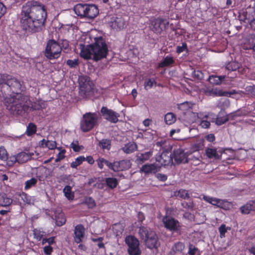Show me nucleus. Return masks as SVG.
I'll list each match as a JSON object with an SVG mask.
<instances>
[{"label": "nucleus", "instance_id": "obj_20", "mask_svg": "<svg viewBox=\"0 0 255 255\" xmlns=\"http://www.w3.org/2000/svg\"><path fill=\"white\" fill-rule=\"evenodd\" d=\"M174 158L175 161L178 163L188 162V157L181 149H178L174 151Z\"/></svg>", "mask_w": 255, "mask_h": 255}, {"label": "nucleus", "instance_id": "obj_42", "mask_svg": "<svg viewBox=\"0 0 255 255\" xmlns=\"http://www.w3.org/2000/svg\"><path fill=\"white\" fill-rule=\"evenodd\" d=\"M176 196L183 199H188L190 198L188 191L185 189H180L176 193Z\"/></svg>", "mask_w": 255, "mask_h": 255}, {"label": "nucleus", "instance_id": "obj_36", "mask_svg": "<svg viewBox=\"0 0 255 255\" xmlns=\"http://www.w3.org/2000/svg\"><path fill=\"white\" fill-rule=\"evenodd\" d=\"M36 126L32 123H30L27 126L26 134L27 136H31L36 133Z\"/></svg>", "mask_w": 255, "mask_h": 255}, {"label": "nucleus", "instance_id": "obj_47", "mask_svg": "<svg viewBox=\"0 0 255 255\" xmlns=\"http://www.w3.org/2000/svg\"><path fill=\"white\" fill-rule=\"evenodd\" d=\"M229 120V118L227 115L221 116V114H220L216 119V124L218 125L221 126Z\"/></svg>", "mask_w": 255, "mask_h": 255}, {"label": "nucleus", "instance_id": "obj_30", "mask_svg": "<svg viewBox=\"0 0 255 255\" xmlns=\"http://www.w3.org/2000/svg\"><path fill=\"white\" fill-rule=\"evenodd\" d=\"M107 186L110 189L115 188L119 184L118 179L114 177H108L105 180Z\"/></svg>", "mask_w": 255, "mask_h": 255}, {"label": "nucleus", "instance_id": "obj_52", "mask_svg": "<svg viewBox=\"0 0 255 255\" xmlns=\"http://www.w3.org/2000/svg\"><path fill=\"white\" fill-rule=\"evenodd\" d=\"M34 238L38 241H40L44 236V232L40 229H34L33 231Z\"/></svg>", "mask_w": 255, "mask_h": 255}, {"label": "nucleus", "instance_id": "obj_57", "mask_svg": "<svg viewBox=\"0 0 255 255\" xmlns=\"http://www.w3.org/2000/svg\"><path fill=\"white\" fill-rule=\"evenodd\" d=\"M178 108L182 111H186L191 108V104L188 102H185L178 105Z\"/></svg>", "mask_w": 255, "mask_h": 255}, {"label": "nucleus", "instance_id": "obj_39", "mask_svg": "<svg viewBox=\"0 0 255 255\" xmlns=\"http://www.w3.org/2000/svg\"><path fill=\"white\" fill-rule=\"evenodd\" d=\"M241 66V63H239L237 61H231L230 62H229L226 66V68L227 70L229 71H236L237 70L239 69Z\"/></svg>", "mask_w": 255, "mask_h": 255}, {"label": "nucleus", "instance_id": "obj_64", "mask_svg": "<svg viewBox=\"0 0 255 255\" xmlns=\"http://www.w3.org/2000/svg\"><path fill=\"white\" fill-rule=\"evenodd\" d=\"M61 47V50L62 49L65 50H69V41L66 39H63L61 41V45H60Z\"/></svg>", "mask_w": 255, "mask_h": 255}, {"label": "nucleus", "instance_id": "obj_34", "mask_svg": "<svg viewBox=\"0 0 255 255\" xmlns=\"http://www.w3.org/2000/svg\"><path fill=\"white\" fill-rule=\"evenodd\" d=\"M97 162L98 167L100 169H102L104 168V164H105L109 168V169L112 170L113 162H110L104 158H99L97 160Z\"/></svg>", "mask_w": 255, "mask_h": 255}, {"label": "nucleus", "instance_id": "obj_17", "mask_svg": "<svg viewBox=\"0 0 255 255\" xmlns=\"http://www.w3.org/2000/svg\"><path fill=\"white\" fill-rule=\"evenodd\" d=\"M85 229L84 226L82 224H79L75 226L74 229V241L79 244L82 242L85 236Z\"/></svg>", "mask_w": 255, "mask_h": 255}, {"label": "nucleus", "instance_id": "obj_49", "mask_svg": "<svg viewBox=\"0 0 255 255\" xmlns=\"http://www.w3.org/2000/svg\"><path fill=\"white\" fill-rule=\"evenodd\" d=\"M201 162V160L199 157H196L193 155H190L188 157V162H190L191 164L196 166L199 165Z\"/></svg>", "mask_w": 255, "mask_h": 255}, {"label": "nucleus", "instance_id": "obj_21", "mask_svg": "<svg viewBox=\"0 0 255 255\" xmlns=\"http://www.w3.org/2000/svg\"><path fill=\"white\" fill-rule=\"evenodd\" d=\"M247 11L245 16L247 22L249 23L252 30H255V11L247 8Z\"/></svg>", "mask_w": 255, "mask_h": 255}, {"label": "nucleus", "instance_id": "obj_51", "mask_svg": "<svg viewBox=\"0 0 255 255\" xmlns=\"http://www.w3.org/2000/svg\"><path fill=\"white\" fill-rule=\"evenodd\" d=\"M113 230L117 236H119L122 234L124 227L121 224H115L113 226Z\"/></svg>", "mask_w": 255, "mask_h": 255}, {"label": "nucleus", "instance_id": "obj_43", "mask_svg": "<svg viewBox=\"0 0 255 255\" xmlns=\"http://www.w3.org/2000/svg\"><path fill=\"white\" fill-rule=\"evenodd\" d=\"M37 182V180L35 178H31L30 179L27 180L25 183L24 189L26 190L35 186Z\"/></svg>", "mask_w": 255, "mask_h": 255}, {"label": "nucleus", "instance_id": "obj_7", "mask_svg": "<svg viewBox=\"0 0 255 255\" xmlns=\"http://www.w3.org/2000/svg\"><path fill=\"white\" fill-rule=\"evenodd\" d=\"M61 47L60 45L54 40H49L45 49V56L50 60L57 59L60 56Z\"/></svg>", "mask_w": 255, "mask_h": 255}, {"label": "nucleus", "instance_id": "obj_63", "mask_svg": "<svg viewBox=\"0 0 255 255\" xmlns=\"http://www.w3.org/2000/svg\"><path fill=\"white\" fill-rule=\"evenodd\" d=\"M246 91L248 94L255 96V85L247 86L246 88Z\"/></svg>", "mask_w": 255, "mask_h": 255}, {"label": "nucleus", "instance_id": "obj_40", "mask_svg": "<svg viewBox=\"0 0 255 255\" xmlns=\"http://www.w3.org/2000/svg\"><path fill=\"white\" fill-rule=\"evenodd\" d=\"M203 199L212 204V205L217 206H218V202L220 201V199H218L215 197H212L208 196H204L203 197Z\"/></svg>", "mask_w": 255, "mask_h": 255}, {"label": "nucleus", "instance_id": "obj_53", "mask_svg": "<svg viewBox=\"0 0 255 255\" xmlns=\"http://www.w3.org/2000/svg\"><path fill=\"white\" fill-rule=\"evenodd\" d=\"M229 203L227 201L220 199V201L218 202L217 207L224 210H228L229 209Z\"/></svg>", "mask_w": 255, "mask_h": 255}, {"label": "nucleus", "instance_id": "obj_6", "mask_svg": "<svg viewBox=\"0 0 255 255\" xmlns=\"http://www.w3.org/2000/svg\"><path fill=\"white\" fill-rule=\"evenodd\" d=\"M98 116L96 113H87L83 116L80 123V128L83 132L92 130L97 124Z\"/></svg>", "mask_w": 255, "mask_h": 255}, {"label": "nucleus", "instance_id": "obj_25", "mask_svg": "<svg viewBox=\"0 0 255 255\" xmlns=\"http://www.w3.org/2000/svg\"><path fill=\"white\" fill-rule=\"evenodd\" d=\"M175 63V61L173 57L167 55L164 59L160 62L158 65V68H164L165 67H168Z\"/></svg>", "mask_w": 255, "mask_h": 255}, {"label": "nucleus", "instance_id": "obj_48", "mask_svg": "<svg viewBox=\"0 0 255 255\" xmlns=\"http://www.w3.org/2000/svg\"><path fill=\"white\" fill-rule=\"evenodd\" d=\"M231 228L229 227H226V225L224 224H222L219 228V232L220 233V237L221 238L225 237V234L228 230H230Z\"/></svg>", "mask_w": 255, "mask_h": 255}, {"label": "nucleus", "instance_id": "obj_26", "mask_svg": "<svg viewBox=\"0 0 255 255\" xmlns=\"http://www.w3.org/2000/svg\"><path fill=\"white\" fill-rule=\"evenodd\" d=\"M16 155L18 163L19 164L25 163L31 157V154L26 153L25 152H21L18 153Z\"/></svg>", "mask_w": 255, "mask_h": 255}, {"label": "nucleus", "instance_id": "obj_41", "mask_svg": "<svg viewBox=\"0 0 255 255\" xmlns=\"http://www.w3.org/2000/svg\"><path fill=\"white\" fill-rule=\"evenodd\" d=\"M85 160V157L84 156H80L75 159L74 161L71 163V167L73 168H76L77 166L81 165L83 161Z\"/></svg>", "mask_w": 255, "mask_h": 255}, {"label": "nucleus", "instance_id": "obj_50", "mask_svg": "<svg viewBox=\"0 0 255 255\" xmlns=\"http://www.w3.org/2000/svg\"><path fill=\"white\" fill-rule=\"evenodd\" d=\"M8 159V153L3 146H0V159L6 161Z\"/></svg>", "mask_w": 255, "mask_h": 255}, {"label": "nucleus", "instance_id": "obj_32", "mask_svg": "<svg viewBox=\"0 0 255 255\" xmlns=\"http://www.w3.org/2000/svg\"><path fill=\"white\" fill-rule=\"evenodd\" d=\"M185 249V245L181 242H178L174 244L171 249V252L174 254L178 253H182Z\"/></svg>", "mask_w": 255, "mask_h": 255}, {"label": "nucleus", "instance_id": "obj_22", "mask_svg": "<svg viewBox=\"0 0 255 255\" xmlns=\"http://www.w3.org/2000/svg\"><path fill=\"white\" fill-rule=\"evenodd\" d=\"M126 21L122 17H116L111 21V26L113 29L120 30L124 28Z\"/></svg>", "mask_w": 255, "mask_h": 255}, {"label": "nucleus", "instance_id": "obj_12", "mask_svg": "<svg viewBox=\"0 0 255 255\" xmlns=\"http://www.w3.org/2000/svg\"><path fill=\"white\" fill-rule=\"evenodd\" d=\"M162 222L164 227L172 232H177L180 228L179 221L172 217L164 216L162 219Z\"/></svg>", "mask_w": 255, "mask_h": 255}, {"label": "nucleus", "instance_id": "obj_10", "mask_svg": "<svg viewBox=\"0 0 255 255\" xmlns=\"http://www.w3.org/2000/svg\"><path fill=\"white\" fill-rule=\"evenodd\" d=\"M100 112L102 116L107 121L113 124L118 122L119 118L120 116L119 113L105 106L102 107Z\"/></svg>", "mask_w": 255, "mask_h": 255}, {"label": "nucleus", "instance_id": "obj_19", "mask_svg": "<svg viewBox=\"0 0 255 255\" xmlns=\"http://www.w3.org/2000/svg\"><path fill=\"white\" fill-rule=\"evenodd\" d=\"M160 166L156 163L145 164L142 166L140 171L146 174L149 173H156L160 170Z\"/></svg>", "mask_w": 255, "mask_h": 255}, {"label": "nucleus", "instance_id": "obj_31", "mask_svg": "<svg viewBox=\"0 0 255 255\" xmlns=\"http://www.w3.org/2000/svg\"><path fill=\"white\" fill-rule=\"evenodd\" d=\"M112 141L107 138L102 139L99 142V145L101 147L103 150H110L111 148Z\"/></svg>", "mask_w": 255, "mask_h": 255}, {"label": "nucleus", "instance_id": "obj_27", "mask_svg": "<svg viewBox=\"0 0 255 255\" xmlns=\"http://www.w3.org/2000/svg\"><path fill=\"white\" fill-rule=\"evenodd\" d=\"M137 148L136 144L134 142H129L126 144L122 148V150L127 154H129L133 152Z\"/></svg>", "mask_w": 255, "mask_h": 255}, {"label": "nucleus", "instance_id": "obj_60", "mask_svg": "<svg viewBox=\"0 0 255 255\" xmlns=\"http://www.w3.org/2000/svg\"><path fill=\"white\" fill-rule=\"evenodd\" d=\"M187 51V45L186 42H183L182 46H177L176 47V52L180 54L184 51Z\"/></svg>", "mask_w": 255, "mask_h": 255}, {"label": "nucleus", "instance_id": "obj_59", "mask_svg": "<svg viewBox=\"0 0 255 255\" xmlns=\"http://www.w3.org/2000/svg\"><path fill=\"white\" fill-rule=\"evenodd\" d=\"M55 237H52L49 238H43L42 240V244L44 245L46 243H48V245L51 246L55 244Z\"/></svg>", "mask_w": 255, "mask_h": 255}, {"label": "nucleus", "instance_id": "obj_8", "mask_svg": "<svg viewBox=\"0 0 255 255\" xmlns=\"http://www.w3.org/2000/svg\"><path fill=\"white\" fill-rule=\"evenodd\" d=\"M126 244L128 246V252L129 255H140L139 242L135 237L128 236L125 239Z\"/></svg>", "mask_w": 255, "mask_h": 255}, {"label": "nucleus", "instance_id": "obj_11", "mask_svg": "<svg viewBox=\"0 0 255 255\" xmlns=\"http://www.w3.org/2000/svg\"><path fill=\"white\" fill-rule=\"evenodd\" d=\"M189 117L192 118L190 122L193 123H199V126L204 128H208L210 126V122L207 120L208 116L206 115L202 118V114L201 113L191 112L188 114Z\"/></svg>", "mask_w": 255, "mask_h": 255}, {"label": "nucleus", "instance_id": "obj_35", "mask_svg": "<svg viewBox=\"0 0 255 255\" xmlns=\"http://www.w3.org/2000/svg\"><path fill=\"white\" fill-rule=\"evenodd\" d=\"M225 79L224 76H214L211 75L209 76V82L214 85L220 84L222 81Z\"/></svg>", "mask_w": 255, "mask_h": 255}, {"label": "nucleus", "instance_id": "obj_9", "mask_svg": "<svg viewBox=\"0 0 255 255\" xmlns=\"http://www.w3.org/2000/svg\"><path fill=\"white\" fill-rule=\"evenodd\" d=\"M151 28L153 31L157 34H160L165 30L169 25L168 21L166 19L157 17L151 20Z\"/></svg>", "mask_w": 255, "mask_h": 255}, {"label": "nucleus", "instance_id": "obj_46", "mask_svg": "<svg viewBox=\"0 0 255 255\" xmlns=\"http://www.w3.org/2000/svg\"><path fill=\"white\" fill-rule=\"evenodd\" d=\"M156 82L154 79L153 78H149L146 80L144 83V89L146 90H148L149 89H151L153 85H156Z\"/></svg>", "mask_w": 255, "mask_h": 255}, {"label": "nucleus", "instance_id": "obj_24", "mask_svg": "<svg viewBox=\"0 0 255 255\" xmlns=\"http://www.w3.org/2000/svg\"><path fill=\"white\" fill-rule=\"evenodd\" d=\"M206 155L209 158L219 159L221 155L218 153L217 149L215 148H207L205 150Z\"/></svg>", "mask_w": 255, "mask_h": 255}, {"label": "nucleus", "instance_id": "obj_29", "mask_svg": "<svg viewBox=\"0 0 255 255\" xmlns=\"http://www.w3.org/2000/svg\"><path fill=\"white\" fill-rule=\"evenodd\" d=\"M243 48L247 50H253L255 51V37L249 38L244 44Z\"/></svg>", "mask_w": 255, "mask_h": 255}, {"label": "nucleus", "instance_id": "obj_28", "mask_svg": "<svg viewBox=\"0 0 255 255\" xmlns=\"http://www.w3.org/2000/svg\"><path fill=\"white\" fill-rule=\"evenodd\" d=\"M12 202V200L8 197L6 194H0V206L7 207L9 206Z\"/></svg>", "mask_w": 255, "mask_h": 255}, {"label": "nucleus", "instance_id": "obj_18", "mask_svg": "<svg viewBox=\"0 0 255 255\" xmlns=\"http://www.w3.org/2000/svg\"><path fill=\"white\" fill-rule=\"evenodd\" d=\"M80 55L81 57L86 60L91 59L92 55H93L92 44L86 46L80 44Z\"/></svg>", "mask_w": 255, "mask_h": 255}, {"label": "nucleus", "instance_id": "obj_4", "mask_svg": "<svg viewBox=\"0 0 255 255\" xmlns=\"http://www.w3.org/2000/svg\"><path fill=\"white\" fill-rule=\"evenodd\" d=\"M75 13L81 17L92 19L99 14L98 7L93 4L78 3L74 7Z\"/></svg>", "mask_w": 255, "mask_h": 255}, {"label": "nucleus", "instance_id": "obj_45", "mask_svg": "<svg viewBox=\"0 0 255 255\" xmlns=\"http://www.w3.org/2000/svg\"><path fill=\"white\" fill-rule=\"evenodd\" d=\"M91 240L93 242L97 243V246L99 249H105V244L103 242L104 240L103 237H100L97 238H91Z\"/></svg>", "mask_w": 255, "mask_h": 255}, {"label": "nucleus", "instance_id": "obj_23", "mask_svg": "<svg viewBox=\"0 0 255 255\" xmlns=\"http://www.w3.org/2000/svg\"><path fill=\"white\" fill-rule=\"evenodd\" d=\"M152 155V151L145 152L144 153H139L136 155V162L137 164H141L148 160Z\"/></svg>", "mask_w": 255, "mask_h": 255}, {"label": "nucleus", "instance_id": "obj_2", "mask_svg": "<svg viewBox=\"0 0 255 255\" xmlns=\"http://www.w3.org/2000/svg\"><path fill=\"white\" fill-rule=\"evenodd\" d=\"M47 12L45 5L39 1L28 0L21 7L18 15L19 25L27 33L42 30L45 25Z\"/></svg>", "mask_w": 255, "mask_h": 255}, {"label": "nucleus", "instance_id": "obj_55", "mask_svg": "<svg viewBox=\"0 0 255 255\" xmlns=\"http://www.w3.org/2000/svg\"><path fill=\"white\" fill-rule=\"evenodd\" d=\"M6 161H7L6 163L8 166H12L14 163L18 162L17 155H11L9 157H8V159Z\"/></svg>", "mask_w": 255, "mask_h": 255}, {"label": "nucleus", "instance_id": "obj_5", "mask_svg": "<svg viewBox=\"0 0 255 255\" xmlns=\"http://www.w3.org/2000/svg\"><path fill=\"white\" fill-rule=\"evenodd\" d=\"M93 60L98 61L106 58L108 53V47L106 41L102 37L95 38V42L92 44Z\"/></svg>", "mask_w": 255, "mask_h": 255}, {"label": "nucleus", "instance_id": "obj_14", "mask_svg": "<svg viewBox=\"0 0 255 255\" xmlns=\"http://www.w3.org/2000/svg\"><path fill=\"white\" fill-rule=\"evenodd\" d=\"M79 93L81 95L86 96L91 90L90 78L86 76H81L79 78Z\"/></svg>", "mask_w": 255, "mask_h": 255}, {"label": "nucleus", "instance_id": "obj_3", "mask_svg": "<svg viewBox=\"0 0 255 255\" xmlns=\"http://www.w3.org/2000/svg\"><path fill=\"white\" fill-rule=\"evenodd\" d=\"M140 238L144 241L147 248L157 249L159 246L158 237L155 232L150 228L141 226L138 232Z\"/></svg>", "mask_w": 255, "mask_h": 255}, {"label": "nucleus", "instance_id": "obj_38", "mask_svg": "<svg viewBox=\"0 0 255 255\" xmlns=\"http://www.w3.org/2000/svg\"><path fill=\"white\" fill-rule=\"evenodd\" d=\"M63 193L68 200H72L74 199V193L72 192V188L70 186H65L63 189Z\"/></svg>", "mask_w": 255, "mask_h": 255}, {"label": "nucleus", "instance_id": "obj_62", "mask_svg": "<svg viewBox=\"0 0 255 255\" xmlns=\"http://www.w3.org/2000/svg\"><path fill=\"white\" fill-rule=\"evenodd\" d=\"M56 142L52 140H46V147L49 149L53 150L56 148Z\"/></svg>", "mask_w": 255, "mask_h": 255}, {"label": "nucleus", "instance_id": "obj_37", "mask_svg": "<svg viewBox=\"0 0 255 255\" xmlns=\"http://www.w3.org/2000/svg\"><path fill=\"white\" fill-rule=\"evenodd\" d=\"M176 117L172 113H168L165 115L164 121L167 125H171L176 121Z\"/></svg>", "mask_w": 255, "mask_h": 255}, {"label": "nucleus", "instance_id": "obj_33", "mask_svg": "<svg viewBox=\"0 0 255 255\" xmlns=\"http://www.w3.org/2000/svg\"><path fill=\"white\" fill-rule=\"evenodd\" d=\"M55 224L57 226H63L66 222V218L63 213H60L55 216Z\"/></svg>", "mask_w": 255, "mask_h": 255}, {"label": "nucleus", "instance_id": "obj_15", "mask_svg": "<svg viewBox=\"0 0 255 255\" xmlns=\"http://www.w3.org/2000/svg\"><path fill=\"white\" fill-rule=\"evenodd\" d=\"M131 165L129 160H122L113 162L112 170L114 171H120L128 169Z\"/></svg>", "mask_w": 255, "mask_h": 255}, {"label": "nucleus", "instance_id": "obj_13", "mask_svg": "<svg viewBox=\"0 0 255 255\" xmlns=\"http://www.w3.org/2000/svg\"><path fill=\"white\" fill-rule=\"evenodd\" d=\"M155 159L161 166L164 167L171 166L173 164V156L171 153L168 151H163L161 154L156 157Z\"/></svg>", "mask_w": 255, "mask_h": 255}, {"label": "nucleus", "instance_id": "obj_61", "mask_svg": "<svg viewBox=\"0 0 255 255\" xmlns=\"http://www.w3.org/2000/svg\"><path fill=\"white\" fill-rule=\"evenodd\" d=\"M197 251H198V249L197 247L193 244H189L188 252L189 255H195Z\"/></svg>", "mask_w": 255, "mask_h": 255}, {"label": "nucleus", "instance_id": "obj_16", "mask_svg": "<svg viewBox=\"0 0 255 255\" xmlns=\"http://www.w3.org/2000/svg\"><path fill=\"white\" fill-rule=\"evenodd\" d=\"M28 106L29 109L25 115H19V116L25 118L27 116L30 111H39L45 109L46 107V102L42 101L41 99H38L32 102L30 107L29 105Z\"/></svg>", "mask_w": 255, "mask_h": 255}, {"label": "nucleus", "instance_id": "obj_54", "mask_svg": "<svg viewBox=\"0 0 255 255\" xmlns=\"http://www.w3.org/2000/svg\"><path fill=\"white\" fill-rule=\"evenodd\" d=\"M181 205L184 208L190 210H193L195 207V204L193 202L190 201L189 202L183 201L182 202Z\"/></svg>", "mask_w": 255, "mask_h": 255}, {"label": "nucleus", "instance_id": "obj_56", "mask_svg": "<svg viewBox=\"0 0 255 255\" xmlns=\"http://www.w3.org/2000/svg\"><path fill=\"white\" fill-rule=\"evenodd\" d=\"M85 203L87 205L89 208L92 209L94 208L96 204L95 201L92 197H88L85 199Z\"/></svg>", "mask_w": 255, "mask_h": 255}, {"label": "nucleus", "instance_id": "obj_44", "mask_svg": "<svg viewBox=\"0 0 255 255\" xmlns=\"http://www.w3.org/2000/svg\"><path fill=\"white\" fill-rule=\"evenodd\" d=\"M240 211L243 214H248L250 213L252 210L251 202L249 201L246 204L240 207Z\"/></svg>", "mask_w": 255, "mask_h": 255}, {"label": "nucleus", "instance_id": "obj_1", "mask_svg": "<svg viewBox=\"0 0 255 255\" xmlns=\"http://www.w3.org/2000/svg\"><path fill=\"white\" fill-rule=\"evenodd\" d=\"M25 87L23 81L7 74H0V96L4 97V104L6 108L16 115H24L29 107L28 97L21 93Z\"/></svg>", "mask_w": 255, "mask_h": 255}, {"label": "nucleus", "instance_id": "obj_58", "mask_svg": "<svg viewBox=\"0 0 255 255\" xmlns=\"http://www.w3.org/2000/svg\"><path fill=\"white\" fill-rule=\"evenodd\" d=\"M66 64L70 68H76L79 65V60L78 59H75L74 60L68 59L66 61Z\"/></svg>", "mask_w": 255, "mask_h": 255}]
</instances>
